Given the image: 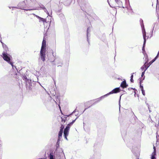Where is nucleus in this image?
Instances as JSON below:
<instances>
[{"instance_id":"nucleus-1","label":"nucleus","mask_w":159,"mask_h":159,"mask_svg":"<svg viewBox=\"0 0 159 159\" xmlns=\"http://www.w3.org/2000/svg\"><path fill=\"white\" fill-rule=\"evenodd\" d=\"M46 46V41L43 39L40 51V58L43 61L45 60Z\"/></svg>"},{"instance_id":"nucleus-2","label":"nucleus","mask_w":159,"mask_h":159,"mask_svg":"<svg viewBox=\"0 0 159 159\" xmlns=\"http://www.w3.org/2000/svg\"><path fill=\"white\" fill-rule=\"evenodd\" d=\"M25 1H27L25 2V4L26 5H30L28 6V7H26V8H28V9H25V10L30 11L36 9V8L35 7V6L36 3L35 0H25Z\"/></svg>"},{"instance_id":"nucleus-3","label":"nucleus","mask_w":159,"mask_h":159,"mask_svg":"<svg viewBox=\"0 0 159 159\" xmlns=\"http://www.w3.org/2000/svg\"><path fill=\"white\" fill-rule=\"evenodd\" d=\"M1 57L3 58V60L7 62L8 63H11V56L7 52L5 51H3L1 55Z\"/></svg>"},{"instance_id":"nucleus-4","label":"nucleus","mask_w":159,"mask_h":159,"mask_svg":"<svg viewBox=\"0 0 159 159\" xmlns=\"http://www.w3.org/2000/svg\"><path fill=\"white\" fill-rule=\"evenodd\" d=\"M26 2L27 1H24L23 2H20L19 3L17 7H12V8H19L25 10V9L24 8H26L27 7H28V6L30 5L29 4H28V5H26L25 4Z\"/></svg>"},{"instance_id":"nucleus-5","label":"nucleus","mask_w":159,"mask_h":159,"mask_svg":"<svg viewBox=\"0 0 159 159\" xmlns=\"http://www.w3.org/2000/svg\"><path fill=\"white\" fill-rule=\"evenodd\" d=\"M70 128V124H68L66 128L65 129L64 131V136L65 138L67 140V136L69 134V130Z\"/></svg>"},{"instance_id":"nucleus-6","label":"nucleus","mask_w":159,"mask_h":159,"mask_svg":"<svg viewBox=\"0 0 159 159\" xmlns=\"http://www.w3.org/2000/svg\"><path fill=\"white\" fill-rule=\"evenodd\" d=\"M120 91V88H116L114 89H113L110 92V93L107 94L105 95V96H107V95L113 94L114 93H118Z\"/></svg>"},{"instance_id":"nucleus-7","label":"nucleus","mask_w":159,"mask_h":159,"mask_svg":"<svg viewBox=\"0 0 159 159\" xmlns=\"http://www.w3.org/2000/svg\"><path fill=\"white\" fill-rule=\"evenodd\" d=\"M147 59V61L141 67V69L142 70V71H145L149 67V66H147L146 65V64L147 63L148 61V60L147 58H146Z\"/></svg>"},{"instance_id":"nucleus-8","label":"nucleus","mask_w":159,"mask_h":159,"mask_svg":"<svg viewBox=\"0 0 159 159\" xmlns=\"http://www.w3.org/2000/svg\"><path fill=\"white\" fill-rule=\"evenodd\" d=\"M140 23L141 28L142 30V32H143V34L144 33L146 34V32L145 31V30L144 28V26L143 24V20L142 19H140Z\"/></svg>"},{"instance_id":"nucleus-9","label":"nucleus","mask_w":159,"mask_h":159,"mask_svg":"<svg viewBox=\"0 0 159 159\" xmlns=\"http://www.w3.org/2000/svg\"><path fill=\"white\" fill-rule=\"evenodd\" d=\"M128 86V85L126 84L125 81H123L120 84V86L123 88H126Z\"/></svg>"},{"instance_id":"nucleus-10","label":"nucleus","mask_w":159,"mask_h":159,"mask_svg":"<svg viewBox=\"0 0 159 159\" xmlns=\"http://www.w3.org/2000/svg\"><path fill=\"white\" fill-rule=\"evenodd\" d=\"M143 38L144 39V41L143 44V47L142 50H144V47L145 46V43H146V34L143 33Z\"/></svg>"},{"instance_id":"nucleus-11","label":"nucleus","mask_w":159,"mask_h":159,"mask_svg":"<svg viewBox=\"0 0 159 159\" xmlns=\"http://www.w3.org/2000/svg\"><path fill=\"white\" fill-rule=\"evenodd\" d=\"M63 128H62V127H61V129L59 131L58 134V139H60L61 138L62 134L63 133Z\"/></svg>"},{"instance_id":"nucleus-12","label":"nucleus","mask_w":159,"mask_h":159,"mask_svg":"<svg viewBox=\"0 0 159 159\" xmlns=\"http://www.w3.org/2000/svg\"><path fill=\"white\" fill-rule=\"evenodd\" d=\"M60 140V139H58L57 142V143L56 144V146L57 147V148H58L59 147Z\"/></svg>"},{"instance_id":"nucleus-13","label":"nucleus","mask_w":159,"mask_h":159,"mask_svg":"<svg viewBox=\"0 0 159 159\" xmlns=\"http://www.w3.org/2000/svg\"><path fill=\"white\" fill-rule=\"evenodd\" d=\"M156 154H155V152H153L152 154L151 159H155V155Z\"/></svg>"},{"instance_id":"nucleus-14","label":"nucleus","mask_w":159,"mask_h":159,"mask_svg":"<svg viewBox=\"0 0 159 159\" xmlns=\"http://www.w3.org/2000/svg\"><path fill=\"white\" fill-rule=\"evenodd\" d=\"M125 3L126 4V7H127L129 5V0H125Z\"/></svg>"},{"instance_id":"nucleus-15","label":"nucleus","mask_w":159,"mask_h":159,"mask_svg":"<svg viewBox=\"0 0 159 159\" xmlns=\"http://www.w3.org/2000/svg\"><path fill=\"white\" fill-rule=\"evenodd\" d=\"M2 43V46L3 48L7 51V50H8V48H7V47L6 46V45L5 44H4L3 43Z\"/></svg>"},{"instance_id":"nucleus-16","label":"nucleus","mask_w":159,"mask_h":159,"mask_svg":"<svg viewBox=\"0 0 159 159\" xmlns=\"http://www.w3.org/2000/svg\"><path fill=\"white\" fill-rule=\"evenodd\" d=\"M61 121H62V123H64L65 122V121L66 120V117H64L63 118H62V117H61Z\"/></svg>"},{"instance_id":"nucleus-17","label":"nucleus","mask_w":159,"mask_h":159,"mask_svg":"<svg viewBox=\"0 0 159 159\" xmlns=\"http://www.w3.org/2000/svg\"><path fill=\"white\" fill-rule=\"evenodd\" d=\"M9 64H10V65H11L12 67V68L13 69H14V67L15 68H16V67L15 66L13 65V63L11 62V63H8Z\"/></svg>"},{"instance_id":"nucleus-18","label":"nucleus","mask_w":159,"mask_h":159,"mask_svg":"<svg viewBox=\"0 0 159 159\" xmlns=\"http://www.w3.org/2000/svg\"><path fill=\"white\" fill-rule=\"evenodd\" d=\"M39 21H40H40H43V22H44V19H43V18H41L40 17L39 19Z\"/></svg>"},{"instance_id":"nucleus-19","label":"nucleus","mask_w":159,"mask_h":159,"mask_svg":"<svg viewBox=\"0 0 159 159\" xmlns=\"http://www.w3.org/2000/svg\"><path fill=\"white\" fill-rule=\"evenodd\" d=\"M49 157L50 159H55L54 158L53 156L51 154L49 155Z\"/></svg>"},{"instance_id":"nucleus-20","label":"nucleus","mask_w":159,"mask_h":159,"mask_svg":"<svg viewBox=\"0 0 159 159\" xmlns=\"http://www.w3.org/2000/svg\"><path fill=\"white\" fill-rule=\"evenodd\" d=\"M141 91H142V93L144 95V96H145V91L144 90V89H142L141 90Z\"/></svg>"},{"instance_id":"nucleus-21","label":"nucleus","mask_w":159,"mask_h":159,"mask_svg":"<svg viewBox=\"0 0 159 159\" xmlns=\"http://www.w3.org/2000/svg\"><path fill=\"white\" fill-rule=\"evenodd\" d=\"M140 88L141 89V90L143 89V86L141 85V81H140Z\"/></svg>"},{"instance_id":"nucleus-22","label":"nucleus","mask_w":159,"mask_h":159,"mask_svg":"<svg viewBox=\"0 0 159 159\" xmlns=\"http://www.w3.org/2000/svg\"><path fill=\"white\" fill-rule=\"evenodd\" d=\"M77 118H78V117H76V118L75 119V120H73L72 121V122H71V123H70V125H71H71L75 121V120L77 119Z\"/></svg>"},{"instance_id":"nucleus-23","label":"nucleus","mask_w":159,"mask_h":159,"mask_svg":"<svg viewBox=\"0 0 159 159\" xmlns=\"http://www.w3.org/2000/svg\"><path fill=\"white\" fill-rule=\"evenodd\" d=\"M102 97H101L100 98H98L97 99V101H100L101 99L102 98Z\"/></svg>"},{"instance_id":"nucleus-24","label":"nucleus","mask_w":159,"mask_h":159,"mask_svg":"<svg viewBox=\"0 0 159 159\" xmlns=\"http://www.w3.org/2000/svg\"><path fill=\"white\" fill-rule=\"evenodd\" d=\"M153 149H154V151L153 152H155V154H156V148L155 146H154L153 147Z\"/></svg>"},{"instance_id":"nucleus-25","label":"nucleus","mask_w":159,"mask_h":159,"mask_svg":"<svg viewBox=\"0 0 159 159\" xmlns=\"http://www.w3.org/2000/svg\"><path fill=\"white\" fill-rule=\"evenodd\" d=\"M145 71H143V72H142V75H141L142 77H143L144 76V74H145Z\"/></svg>"},{"instance_id":"nucleus-26","label":"nucleus","mask_w":159,"mask_h":159,"mask_svg":"<svg viewBox=\"0 0 159 159\" xmlns=\"http://www.w3.org/2000/svg\"><path fill=\"white\" fill-rule=\"evenodd\" d=\"M75 111H74L71 114H70V116H71V117L72 116H73V113H74L75 111Z\"/></svg>"},{"instance_id":"nucleus-27","label":"nucleus","mask_w":159,"mask_h":159,"mask_svg":"<svg viewBox=\"0 0 159 159\" xmlns=\"http://www.w3.org/2000/svg\"><path fill=\"white\" fill-rule=\"evenodd\" d=\"M33 15H35V16H36V17L38 19H39V18L40 17H39V16H37V15H35L34 14H33Z\"/></svg>"},{"instance_id":"nucleus-28","label":"nucleus","mask_w":159,"mask_h":159,"mask_svg":"<svg viewBox=\"0 0 159 159\" xmlns=\"http://www.w3.org/2000/svg\"><path fill=\"white\" fill-rule=\"evenodd\" d=\"M130 81L131 82L133 83L134 82V80H133V78H131L130 79Z\"/></svg>"},{"instance_id":"nucleus-29","label":"nucleus","mask_w":159,"mask_h":159,"mask_svg":"<svg viewBox=\"0 0 159 159\" xmlns=\"http://www.w3.org/2000/svg\"><path fill=\"white\" fill-rule=\"evenodd\" d=\"M131 78H133V73L132 74L131 76Z\"/></svg>"},{"instance_id":"nucleus-30","label":"nucleus","mask_w":159,"mask_h":159,"mask_svg":"<svg viewBox=\"0 0 159 159\" xmlns=\"http://www.w3.org/2000/svg\"><path fill=\"white\" fill-rule=\"evenodd\" d=\"M120 0H115V1L116 2H118Z\"/></svg>"},{"instance_id":"nucleus-31","label":"nucleus","mask_w":159,"mask_h":159,"mask_svg":"<svg viewBox=\"0 0 159 159\" xmlns=\"http://www.w3.org/2000/svg\"><path fill=\"white\" fill-rule=\"evenodd\" d=\"M89 28H88L87 29V37H88V31L89 30Z\"/></svg>"},{"instance_id":"nucleus-32","label":"nucleus","mask_w":159,"mask_h":159,"mask_svg":"<svg viewBox=\"0 0 159 159\" xmlns=\"http://www.w3.org/2000/svg\"><path fill=\"white\" fill-rule=\"evenodd\" d=\"M59 108L60 109V110L61 111L60 107V106L59 105Z\"/></svg>"},{"instance_id":"nucleus-33","label":"nucleus","mask_w":159,"mask_h":159,"mask_svg":"<svg viewBox=\"0 0 159 159\" xmlns=\"http://www.w3.org/2000/svg\"><path fill=\"white\" fill-rule=\"evenodd\" d=\"M145 78V76H144L143 78V80Z\"/></svg>"},{"instance_id":"nucleus-34","label":"nucleus","mask_w":159,"mask_h":159,"mask_svg":"<svg viewBox=\"0 0 159 159\" xmlns=\"http://www.w3.org/2000/svg\"><path fill=\"white\" fill-rule=\"evenodd\" d=\"M9 8H10V9H11V7H9Z\"/></svg>"},{"instance_id":"nucleus-35","label":"nucleus","mask_w":159,"mask_h":159,"mask_svg":"<svg viewBox=\"0 0 159 159\" xmlns=\"http://www.w3.org/2000/svg\"><path fill=\"white\" fill-rule=\"evenodd\" d=\"M157 2H158V0H157Z\"/></svg>"}]
</instances>
